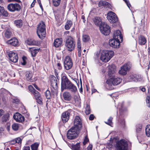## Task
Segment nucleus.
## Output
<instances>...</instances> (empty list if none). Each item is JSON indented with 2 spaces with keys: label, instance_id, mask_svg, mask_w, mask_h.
I'll return each instance as SVG.
<instances>
[{
  "label": "nucleus",
  "instance_id": "obj_1",
  "mask_svg": "<svg viewBox=\"0 0 150 150\" xmlns=\"http://www.w3.org/2000/svg\"><path fill=\"white\" fill-rule=\"evenodd\" d=\"M114 52L112 51L103 50L101 53L100 60L105 62H108L113 56Z\"/></svg>",
  "mask_w": 150,
  "mask_h": 150
},
{
  "label": "nucleus",
  "instance_id": "obj_2",
  "mask_svg": "<svg viewBox=\"0 0 150 150\" xmlns=\"http://www.w3.org/2000/svg\"><path fill=\"white\" fill-rule=\"evenodd\" d=\"M37 33L38 37L42 39L45 37L46 33L45 25L43 21L40 22L37 27Z\"/></svg>",
  "mask_w": 150,
  "mask_h": 150
},
{
  "label": "nucleus",
  "instance_id": "obj_3",
  "mask_svg": "<svg viewBox=\"0 0 150 150\" xmlns=\"http://www.w3.org/2000/svg\"><path fill=\"white\" fill-rule=\"evenodd\" d=\"M80 129L72 127L67 132V137L69 139H73L76 138L79 134Z\"/></svg>",
  "mask_w": 150,
  "mask_h": 150
},
{
  "label": "nucleus",
  "instance_id": "obj_4",
  "mask_svg": "<svg viewBox=\"0 0 150 150\" xmlns=\"http://www.w3.org/2000/svg\"><path fill=\"white\" fill-rule=\"evenodd\" d=\"M115 146L117 150H128V144L124 139L117 141Z\"/></svg>",
  "mask_w": 150,
  "mask_h": 150
},
{
  "label": "nucleus",
  "instance_id": "obj_5",
  "mask_svg": "<svg viewBox=\"0 0 150 150\" xmlns=\"http://www.w3.org/2000/svg\"><path fill=\"white\" fill-rule=\"evenodd\" d=\"M65 45L68 50L71 51L74 50L75 45L74 39L71 36L69 37L66 40Z\"/></svg>",
  "mask_w": 150,
  "mask_h": 150
},
{
  "label": "nucleus",
  "instance_id": "obj_6",
  "mask_svg": "<svg viewBox=\"0 0 150 150\" xmlns=\"http://www.w3.org/2000/svg\"><path fill=\"white\" fill-rule=\"evenodd\" d=\"M122 79L115 76L109 78L106 81V83L109 85L116 86L119 84L122 81Z\"/></svg>",
  "mask_w": 150,
  "mask_h": 150
},
{
  "label": "nucleus",
  "instance_id": "obj_7",
  "mask_svg": "<svg viewBox=\"0 0 150 150\" xmlns=\"http://www.w3.org/2000/svg\"><path fill=\"white\" fill-rule=\"evenodd\" d=\"M8 10L11 12L19 11L21 8V6L17 3L10 4L7 6Z\"/></svg>",
  "mask_w": 150,
  "mask_h": 150
},
{
  "label": "nucleus",
  "instance_id": "obj_8",
  "mask_svg": "<svg viewBox=\"0 0 150 150\" xmlns=\"http://www.w3.org/2000/svg\"><path fill=\"white\" fill-rule=\"evenodd\" d=\"M99 28L101 32L105 35H107L110 33V27L108 25L104 23L100 26Z\"/></svg>",
  "mask_w": 150,
  "mask_h": 150
},
{
  "label": "nucleus",
  "instance_id": "obj_9",
  "mask_svg": "<svg viewBox=\"0 0 150 150\" xmlns=\"http://www.w3.org/2000/svg\"><path fill=\"white\" fill-rule=\"evenodd\" d=\"M131 67V64L128 62L125 64L121 67L119 71L120 74L123 75H125L127 74V71H129Z\"/></svg>",
  "mask_w": 150,
  "mask_h": 150
},
{
  "label": "nucleus",
  "instance_id": "obj_10",
  "mask_svg": "<svg viewBox=\"0 0 150 150\" xmlns=\"http://www.w3.org/2000/svg\"><path fill=\"white\" fill-rule=\"evenodd\" d=\"M7 53L11 61L14 63H16L18 61V57L17 53L8 50L7 51Z\"/></svg>",
  "mask_w": 150,
  "mask_h": 150
},
{
  "label": "nucleus",
  "instance_id": "obj_11",
  "mask_svg": "<svg viewBox=\"0 0 150 150\" xmlns=\"http://www.w3.org/2000/svg\"><path fill=\"white\" fill-rule=\"evenodd\" d=\"M61 88L62 90L66 89L71 83L67 77L65 76H63L61 79Z\"/></svg>",
  "mask_w": 150,
  "mask_h": 150
},
{
  "label": "nucleus",
  "instance_id": "obj_12",
  "mask_svg": "<svg viewBox=\"0 0 150 150\" xmlns=\"http://www.w3.org/2000/svg\"><path fill=\"white\" fill-rule=\"evenodd\" d=\"M64 68L67 70L71 69L73 66L72 60L69 56H67L65 59L64 62Z\"/></svg>",
  "mask_w": 150,
  "mask_h": 150
},
{
  "label": "nucleus",
  "instance_id": "obj_13",
  "mask_svg": "<svg viewBox=\"0 0 150 150\" xmlns=\"http://www.w3.org/2000/svg\"><path fill=\"white\" fill-rule=\"evenodd\" d=\"M107 18L110 22L112 23H114L118 21L116 15L112 11H110L107 13Z\"/></svg>",
  "mask_w": 150,
  "mask_h": 150
},
{
  "label": "nucleus",
  "instance_id": "obj_14",
  "mask_svg": "<svg viewBox=\"0 0 150 150\" xmlns=\"http://www.w3.org/2000/svg\"><path fill=\"white\" fill-rule=\"evenodd\" d=\"M74 125L73 127L81 130L82 127V123L81 120L79 116L75 117L74 120Z\"/></svg>",
  "mask_w": 150,
  "mask_h": 150
},
{
  "label": "nucleus",
  "instance_id": "obj_15",
  "mask_svg": "<svg viewBox=\"0 0 150 150\" xmlns=\"http://www.w3.org/2000/svg\"><path fill=\"white\" fill-rule=\"evenodd\" d=\"M70 110H68L63 113L62 115V119L63 123H66L69 119L70 115Z\"/></svg>",
  "mask_w": 150,
  "mask_h": 150
},
{
  "label": "nucleus",
  "instance_id": "obj_16",
  "mask_svg": "<svg viewBox=\"0 0 150 150\" xmlns=\"http://www.w3.org/2000/svg\"><path fill=\"white\" fill-rule=\"evenodd\" d=\"M121 41L114 38L109 41V45L113 48H117L119 47Z\"/></svg>",
  "mask_w": 150,
  "mask_h": 150
},
{
  "label": "nucleus",
  "instance_id": "obj_17",
  "mask_svg": "<svg viewBox=\"0 0 150 150\" xmlns=\"http://www.w3.org/2000/svg\"><path fill=\"white\" fill-rule=\"evenodd\" d=\"M14 119L17 122H24L25 118L24 116L18 112H16L13 115Z\"/></svg>",
  "mask_w": 150,
  "mask_h": 150
},
{
  "label": "nucleus",
  "instance_id": "obj_18",
  "mask_svg": "<svg viewBox=\"0 0 150 150\" xmlns=\"http://www.w3.org/2000/svg\"><path fill=\"white\" fill-rule=\"evenodd\" d=\"M50 82L52 87L54 89L56 90L58 87L57 81L56 78L53 76H52L50 79Z\"/></svg>",
  "mask_w": 150,
  "mask_h": 150
},
{
  "label": "nucleus",
  "instance_id": "obj_19",
  "mask_svg": "<svg viewBox=\"0 0 150 150\" xmlns=\"http://www.w3.org/2000/svg\"><path fill=\"white\" fill-rule=\"evenodd\" d=\"M113 37L114 38L121 42L122 41V37L120 31L119 30H117L114 32Z\"/></svg>",
  "mask_w": 150,
  "mask_h": 150
},
{
  "label": "nucleus",
  "instance_id": "obj_20",
  "mask_svg": "<svg viewBox=\"0 0 150 150\" xmlns=\"http://www.w3.org/2000/svg\"><path fill=\"white\" fill-rule=\"evenodd\" d=\"M28 88L29 91L34 95L35 98L41 96V95L37 91L35 90L31 86H29Z\"/></svg>",
  "mask_w": 150,
  "mask_h": 150
},
{
  "label": "nucleus",
  "instance_id": "obj_21",
  "mask_svg": "<svg viewBox=\"0 0 150 150\" xmlns=\"http://www.w3.org/2000/svg\"><path fill=\"white\" fill-rule=\"evenodd\" d=\"M93 20L95 25L99 26V27L103 23L100 18L99 17H96L94 18H93Z\"/></svg>",
  "mask_w": 150,
  "mask_h": 150
},
{
  "label": "nucleus",
  "instance_id": "obj_22",
  "mask_svg": "<svg viewBox=\"0 0 150 150\" xmlns=\"http://www.w3.org/2000/svg\"><path fill=\"white\" fill-rule=\"evenodd\" d=\"M98 5L99 6H103L105 8L110 9L112 7L111 5L105 1H102L99 2Z\"/></svg>",
  "mask_w": 150,
  "mask_h": 150
},
{
  "label": "nucleus",
  "instance_id": "obj_23",
  "mask_svg": "<svg viewBox=\"0 0 150 150\" xmlns=\"http://www.w3.org/2000/svg\"><path fill=\"white\" fill-rule=\"evenodd\" d=\"M98 5L99 6H103L105 8L110 9L112 7L111 5L105 1H102L99 2Z\"/></svg>",
  "mask_w": 150,
  "mask_h": 150
},
{
  "label": "nucleus",
  "instance_id": "obj_24",
  "mask_svg": "<svg viewBox=\"0 0 150 150\" xmlns=\"http://www.w3.org/2000/svg\"><path fill=\"white\" fill-rule=\"evenodd\" d=\"M98 5L99 6H103L105 8L110 9L112 7L111 5L105 1H102L99 2Z\"/></svg>",
  "mask_w": 150,
  "mask_h": 150
},
{
  "label": "nucleus",
  "instance_id": "obj_25",
  "mask_svg": "<svg viewBox=\"0 0 150 150\" xmlns=\"http://www.w3.org/2000/svg\"><path fill=\"white\" fill-rule=\"evenodd\" d=\"M7 42L8 44L14 46L18 45V41L17 39L15 38L8 40Z\"/></svg>",
  "mask_w": 150,
  "mask_h": 150
},
{
  "label": "nucleus",
  "instance_id": "obj_26",
  "mask_svg": "<svg viewBox=\"0 0 150 150\" xmlns=\"http://www.w3.org/2000/svg\"><path fill=\"white\" fill-rule=\"evenodd\" d=\"M66 89H68L71 92L73 93H76L77 91L76 86L71 83Z\"/></svg>",
  "mask_w": 150,
  "mask_h": 150
},
{
  "label": "nucleus",
  "instance_id": "obj_27",
  "mask_svg": "<svg viewBox=\"0 0 150 150\" xmlns=\"http://www.w3.org/2000/svg\"><path fill=\"white\" fill-rule=\"evenodd\" d=\"M63 96L64 99L66 101H70L71 98L70 93L68 92H64L63 94Z\"/></svg>",
  "mask_w": 150,
  "mask_h": 150
},
{
  "label": "nucleus",
  "instance_id": "obj_28",
  "mask_svg": "<svg viewBox=\"0 0 150 150\" xmlns=\"http://www.w3.org/2000/svg\"><path fill=\"white\" fill-rule=\"evenodd\" d=\"M62 43V40L61 38L56 39L54 42V45L56 47H57L60 46Z\"/></svg>",
  "mask_w": 150,
  "mask_h": 150
},
{
  "label": "nucleus",
  "instance_id": "obj_29",
  "mask_svg": "<svg viewBox=\"0 0 150 150\" xmlns=\"http://www.w3.org/2000/svg\"><path fill=\"white\" fill-rule=\"evenodd\" d=\"M146 41V38L144 36L140 35L139 38L138 43L141 45H144Z\"/></svg>",
  "mask_w": 150,
  "mask_h": 150
},
{
  "label": "nucleus",
  "instance_id": "obj_30",
  "mask_svg": "<svg viewBox=\"0 0 150 150\" xmlns=\"http://www.w3.org/2000/svg\"><path fill=\"white\" fill-rule=\"evenodd\" d=\"M115 71L113 69H112V66H109L108 74L109 76V78L113 77L115 76L114 75Z\"/></svg>",
  "mask_w": 150,
  "mask_h": 150
},
{
  "label": "nucleus",
  "instance_id": "obj_31",
  "mask_svg": "<svg viewBox=\"0 0 150 150\" xmlns=\"http://www.w3.org/2000/svg\"><path fill=\"white\" fill-rule=\"evenodd\" d=\"M8 16V13L7 11L4 10L3 7L0 6V16Z\"/></svg>",
  "mask_w": 150,
  "mask_h": 150
},
{
  "label": "nucleus",
  "instance_id": "obj_32",
  "mask_svg": "<svg viewBox=\"0 0 150 150\" xmlns=\"http://www.w3.org/2000/svg\"><path fill=\"white\" fill-rule=\"evenodd\" d=\"M14 23L17 27L21 28L23 25L22 21L21 19L16 20L14 21Z\"/></svg>",
  "mask_w": 150,
  "mask_h": 150
},
{
  "label": "nucleus",
  "instance_id": "obj_33",
  "mask_svg": "<svg viewBox=\"0 0 150 150\" xmlns=\"http://www.w3.org/2000/svg\"><path fill=\"white\" fill-rule=\"evenodd\" d=\"M72 24V22L70 20H68L65 26V29L66 30H68L71 27Z\"/></svg>",
  "mask_w": 150,
  "mask_h": 150
},
{
  "label": "nucleus",
  "instance_id": "obj_34",
  "mask_svg": "<svg viewBox=\"0 0 150 150\" xmlns=\"http://www.w3.org/2000/svg\"><path fill=\"white\" fill-rule=\"evenodd\" d=\"M27 80L29 81L32 82L33 81V79H32V74L31 73H30L29 72H27L26 74Z\"/></svg>",
  "mask_w": 150,
  "mask_h": 150
},
{
  "label": "nucleus",
  "instance_id": "obj_35",
  "mask_svg": "<svg viewBox=\"0 0 150 150\" xmlns=\"http://www.w3.org/2000/svg\"><path fill=\"white\" fill-rule=\"evenodd\" d=\"M39 145V143L36 142L32 144L30 147L32 150H38V147Z\"/></svg>",
  "mask_w": 150,
  "mask_h": 150
},
{
  "label": "nucleus",
  "instance_id": "obj_36",
  "mask_svg": "<svg viewBox=\"0 0 150 150\" xmlns=\"http://www.w3.org/2000/svg\"><path fill=\"white\" fill-rule=\"evenodd\" d=\"M39 49L35 48H32L30 50V51L32 56L34 57L36 56V54L39 52Z\"/></svg>",
  "mask_w": 150,
  "mask_h": 150
},
{
  "label": "nucleus",
  "instance_id": "obj_37",
  "mask_svg": "<svg viewBox=\"0 0 150 150\" xmlns=\"http://www.w3.org/2000/svg\"><path fill=\"white\" fill-rule=\"evenodd\" d=\"M21 125L17 123H14L12 125V129L14 131H17Z\"/></svg>",
  "mask_w": 150,
  "mask_h": 150
},
{
  "label": "nucleus",
  "instance_id": "obj_38",
  "mask_svg": "<svg viewBox=\"0 0 150 150\" xmlns=\"http://www.w3.org/2000/svg\"><path fill=\"white\" fill-rule=\"evenodd\" d=\"M145 132L146 135L148 137H150V125L146 126Z\"/></svg>",
  "mask_w": 150,
  "mask_h": 150
},
{
  "label": "nucleus",
  "instance_id": "obj_39",
  "mask_svg": "<svg viewBox=\"0 0 150 150\" xmlns=\"http://www.w3.org/2000/svg\"><path fill=\"white\" fill-rule=\"evenodd\" d=\"M73 150H80V145L79 143H77L76 145L72 146Z\"/></svg>",
  "mask_w": 150,
  "mask_h": 150
},
{
  "label": "nucleus",
  "instance_id": "obj_40",
  "mask_svg": "<svg viewBox=\"0 0 150 150\" xmlns=\"http://www.w3.org/2000/svg\"><path fill=\"white\" fill-rule=\"evenodd\" d=\"M11 32L8 30H6L5 33V37L8 38L11 37Z\"/></svg>",
  "mask_w": 150,
  "mask_h": 150
},
{
  "label": "nucleus",
  "instance_id": "obj_41",
  "mask_svg": "<svg viewBox=\"0 0 150 150\" xmlns=\"http://www.w3.org/2000/svg\"><path fill=\"white\" fill-rule=\"evenodd\" d=\"M142 128V126L141 124H138L137 125L136 127V132L137 133L141 132Z\"/></svg>",
  "mask_w": 150,
  "mask_h": 150
},
{
  "label": "nucleus",
  "instance_id": "obj_42",
  "mask_svg": "<svg viewBox=\"0 0 150 150\" xmlns=\"http://www.w3.org/2000/svg\"><path fill=\"white\" fill-rule=\"evenodd\" d=\"M90 37L89 36L85 35L83 36L82 40L84 42H87L90 40Z\"/></svg>",
  "mask_w": 150,
  "mask_h": 150
},
{
  "label": "nucleus",
  "instance_id": "obj_43",
  "mask_svg": "<svg viewBox=\"0 0 150 150\" xmlns=\"http://www.w3.org/2000/svg\"><path fill=\"white\" fill-rule=\"evenodd\" d=\"M53 5L56 7L58 6L60 4L61 0H52Z\"/></svg>",
  "mask_w": 150,
  "mask_h": 150
},
{
  "label": "nucleus",
  "instance_id": "obj_44",
  "mask_svg": "<svg viewBox=\"0 0 150 150\" xmlns=\"http://www.w3.org/2000/svg\"><path fill=\"white\" fill-rule=\"evenodd\" d=\"M45 96L47 99H50L51 98V95L50 91L49 90H47L45 92Z\"/></svg>",
  "mask_w": 150,
  "mask_h": 150
},
{
  "label": "nucleus",
  "instance_id": "obj_45",
  "mask_svg": "<svg viewBox=\"0 0 150 150\" xmlns=\"http://www.w3.org/2000/svg\"><path fill=\"white\" fill-rule=\"evenodd\" d=\"M37 102L40 105L42 104V98L41 96L35 98Z\"/></svg>",
  "mask_w": 150,
  "mask_h": 150
},
{
  "label": "nucleus",
  "instance_id": "obj_46",
  "mask_svg": "<svg viewBox=\"0 0 150 150\" xmlns=\"http://www.w3.org/2000/svg\"><path fill=\"white\" fill-rule=\"evenodd\" d=\"M112 118L111 117H110L108 119L107 122H105V123L108 124L109 125H110L112 124Z\"/></svg>",
  "mask_w": 150,
  "mask_h": 150
},
{
  "label": "nucleus",
  "instance_id": "obj_47",
  "mask_svg": "<svg viewBox=\"0 0 150 150\" xmlns=\"http://www.w3.org/2000/svg\"><path fill=\"white\" fill-rule=\"evenodd\" d=\"M91 112L90 110L89 109V107L87 105L86 108V111H85V113L86 115L89 114Z\"/></svg>",
  "mask_w": 150,
  "mask_h": 150
},
{
  "label": "nucleus",
  "instance_id": "obj_48",
  "mask_svg": "<svg viewBox=\"0 0 150 150\" xmlns=\"http://www.w3.org/2000/svg\"><path fill=\"white\" fill-rule=\"evenodd\" d=\"M77 47L78 50H81V42L80 40L79 39H78L77 42Z\"/></svg>",
  "mask_w": 150,
  "mask_h": 150
},
{
  "label": "nucleus",
  "instance_id": "obj_49",
  "mask_svg": "<svg viewBox=\"0 0 150 150\" xmlns=\"http://www.w3.org/2000/svg\"><path fill=\"white\" fill-rule=\"evenodd\" d=\"M30 45H37L38 43V42L37 41L35 40H33L31 41V42L30 44H29Z\"/></svg>",
  "mask_w": 150,
  "mask_h": 150
},
{
  "label": "nucleus",
  "instance_id": "obj_50",
  "mask_svg": "<svg viewBox=\"0 0 150 150\" xmlns=\"http://www.w3.org/2000/svg\"><path fill=\"white\" fill-rule=\"evenodd\" d=\"M26 57L23 56L22 57V61L23 62H22V64L23 65H25L26 64Z\"/></svg>",
  "mask_w": 150,
  "mask_h": 150
},
{
  "label": "nucleus",
  "instance_id": "obj_51",
  "mask_svg": "<svg viewBox=\"0 0 150 150\" xmlns=\"http://www.w3.org/2000/svg\"><path fill=\"white\" fill-rule=\"evenodd\" d=\"M8 115H4L2 117V119L3 121L6 122L8 119Z\"/></svg>",
  "mask_w": 150,
  "mask_h": 150
},
{
  "label": "nucleus",
  "instance_id": "obj_52",
  "mask_svg": "<svg viewBox=\"0 0 150 150\" xmlns=\"http://www.w3.org/2000/svg\"><path fill=\"white\" fill-rule=\"evenodd\" d=\"M15 141L16 143H21V139L20 138H17L15 140Z\"/></svg>",
  "mask_w": 150,
  "mask_h": 150
},
{
  "label": "nucleus",
  "instance_id": "obj_53",
  "mask_svg": "<svg viewBox=\"0 0 150 150\" xmlns=\"http://www.w3.org/2000/svg\"><path fill=\"white\" fill-rule=\"evenodd\" d=\"M89 140L88 138L87 137V136H86L85 138V139L83 143V145H85L86 144V143Z\"/></svg>",
  "mask_w": 150,
  "mask_h": 150
},
{
  "label": "nucleus",
  "instance_id": "obj_54",
  "mask_svg": "<svg viewBox=\"0 0 150 150\" xmlns=\"http://www.w3.org/2000/svg\"><path fill=\"white\" fill-rule=\"evenodd\" d=\"M57 68L58 69L60 70L62 69V66L61 64L60 63H58L57 64Z\"/></svg>",
  "mask_w": 150,
  "mask_h": 150
},
{
  "label": "nucleus",
  "instance_id": "obj_55",
  "mask_svg": "<svg viewBox=\"0 0 150 150\" xmlns=\"http://www.w3.org/2000/svg\"><path fill=\"white\" fill-rule=\"evenodd\" d=\"M126 3V4H127V6H128V7H129V8L130 7V4L129 3V2L127 0H123Z\"/></svg>",
  "mask_w": 150,
  "mask_h": 150
},
{
  "label": "nucleus",
  "instance_id": "obj_56",
  "mask_svg": "<svg viewBox=\"0 0 150 150\" xmlns=\"http://www.w3.org/2000/svg\"><path fill=\"white\" fill-rule=\"evenodd\" d=\"M13 102L14 103H17L19 101V99H18L17 98H14L13 99Z\"/></svg>",
  "mask_w": 150,
  "mask_h": 150
},
{
  "label": "nucleus",
  "instance_id": "obj_57",
  "mask_svg": "<svg viewBox=\"0 0 150 150\" xmlns=\"http://www.w3.org/2000/svg\"><path fill=\"white\" fill-rule=\"evenodd\" d=\"M94 118V116L93 114H91L90 115L89 119L90 120H93Z\"/></svg>",
  "mask_w": 150,
  "mask_h": 150
},
{
  "label": "nucleus",
  "instance_id": "obj_58",
  "mask_svg": "<svg viewBox=\"0 0 150 150\" xmlns=\"http://www.w3.org/2000/svg\"><path fill=\"white\" fill-rule=\"evenodd\" d=\"M23 150H30V147L29 146H25L23 148Z\"/></svg>",
  "mask_w": 150,
  "mask_h": 150
},
{
  "label": "nucleus",
  "instance_id": "obj_59",
  "mask_svg": "<svg viewBox=\"0 0 150 150\" xmlns=\"http://www.w3.org/2000/svg\"><path fill=\"white\" fill-rule=\"evenodd\" d=\"M146 103H147V106L148 107H150V101H149V100H146Z\"/></svg>",
  "mask_w": 150,
  "mask_h": 150
},
{
  "label": "nucleus",
  "instance_id": "obj_60",
  "mask_svg": "<svg viewBox=\"0 0 150 150\" xmlns=\"http://www.w3.org/2000/svg\"><path fill=\"white\" fill-rule=\"evenodd\" d=\"M4 131V129L2 127H0V136L1 135V134Z\"/></svg>",
  "mask_w": 150,
  "mask_h": 150
},
{
  "label": "nucleus",
  "instance_id": "obj_61",
  "mask_svg": "<svg viewBox=\"0 0 150 150\" xmlns=\"http://www.w3.org/2000/svg\"><path fill=\"white\" fill-rule=\"evenodd\" d=\"M4 111L2 109L0 110V117H1L4 114Z\"/></svg>",
  "mask_w": 150,
  "mask_h": 150
},
{
  "label": "nucleus",
  "instance_id": "obj_62",
  "mask_svg": "<svg viewBox=\"0 0 150 150\" xmlns=\"http://www.w3.org/2000/svg\"><path fill=\"white\" fill-rule=\"evenodd\" d=\"M8 1L10 2L16 1L18 2H20V0H8Z\"/></svg>",
  "mask_w": 150,
  "mask_h": 150
},
{
  "label": "nucleus",
  "instance_id": "obj_63",
  "mask_svg": "<svg viewBox=\"0 0 150 150\" xmlns=\"http://www.w3.org/2000/svg\"><path fill=\"white\" fill-rule=\"evenodd\" d=\"M88 150H92V146L91 145H89L88 147Z\"/></svg>",
  "mask_w": 150,
  "mask_h": 150
},
{
  "label": "nucleus",
  "instance_id": "obj_64",
  "mask_svg": "<svg viewBox=\"0 0 150 150\" xmlns=\"http://www.w3.org/2000/svg\"><path fill=\"white\" fill-rule=\"evenodd\" d=\"M78 56L79 57H80L81 56V50H78Z\"/></svg>",
  "mask_w": 150,
  "mask_h": 150
}]
</instances>
